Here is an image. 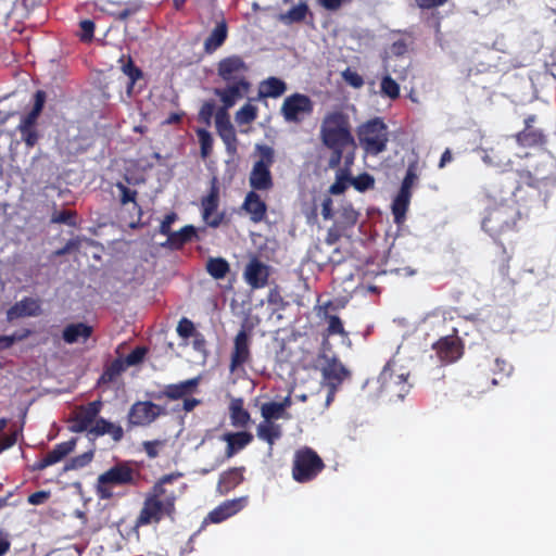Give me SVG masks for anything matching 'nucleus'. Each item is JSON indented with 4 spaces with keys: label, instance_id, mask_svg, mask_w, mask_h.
Returning <instances> with one entry per match:
<instances>
[{
    "label": "nucleus",
    "instance_id": "obj_1",
    "mask_svg": "<svg viewBox=\"0 0 556 556\" xmlns=\"http://www.w3.org/2000/svg\"><path fill=\"white\" fill-rule=\"evenodd\" d=\"M319 139L332 152L328 162L330 168H337L340 165L345 150L356 148L350 118L338 110L327 112L323 117Z\"/></svg>",
    "mask_w": 556,
    "mask_h": 556
},
{
    "label": "nucleus",
    "instance_id": "obj_2",
    "mask_svg": "<svg viewBox=\"0 0 556 556\" xmlns=\"http://www.w3.org/2000/svg\"><path fill=\"white\" fill-rule=\"evenodd\" d=\"M176 497L166 489H152L146 494L142 508L135 521V527L160 522L164 517L175 514Z\"/></svg>",
    "mask_w": 556,
    "mask_h": 556
},
{
    "label": "nucleus",
    "instance_id": "obj_3",
    "mask_svg": "<svg viewBox=\"0 0 556 556\" xmlns=\"http://www.w3.org/2000/svg\"><path fill=\"white\" fill-rule=\"evenodd\" d=\"M261 159L254 163L249 182L254 190L267 191L273 187L270 166L274 163V150L267 146L258 147Z\"/></svg>",
    "mask_w": 556,
    "mask_h": 556
},
{
    "label": "nucleus",
    "instance_id": "obj_4",
    "mask_svg": "<svg viewBox=\"0 0 556 556\" xmlns=\"http://www.w3.org/2000/svg\"><path fill=\"white\" fill-rule=\"evenodd\" d=\"M324 468L321 458L312 448L298 451L293 462V477L299 483H306Z\"/></svg>",
    "mask_w": 556,
    "mask_h": 556
},
{
    "label": "nucleus",
    "instance_id": "obj_5",
    "mask_svg": "<svg viewBox=\"0 0 556 556\" xmlns=\"http://www.w3.org/2000/svg\"><path fill=\"white\" fill-rule=\"evenodd\" d=\"M358 137L366 152L376 155L386 149L388 142L387 126L380 119H372L359 128Z\"/></svg>",
    "mask_w": 556,
    "mask_h": 556
},
{
    "label": "nucleus",
    "instance_id": "obj_6",
    "mask_svg": "<svg viewBox=\"0 0 556 556\" xmlns=\"http://www.w3.org/2000/svg\"><path fill=\"white\" fill-rule=\"evenodd\" d=\"M407 377L408 372L399 367L394 361H390L379 376L381 389L402 400L409 390Z\"/></svg>",
    "mask_w": 556,
    "mask_h": 556
},
{
    "label": "nucleus",
    "instance_id": "obj_7",
    "mask_svg": "<svg viewBox=\"0 0 556 556\" xmlns=\"http://www.w3.org/2000/svg\"><path fill=\"white\" fill-rule=\"evenodd\" d=\"M313 101L303 93H293L285 98L280 113L288 123H301L313 112Z\"/></svg>",
    "mask_w": 556,
    "mask_h": 556
},
{
    "label": "nucleus",
    "instance_id": "obj_8",
    "mask_svg": "<svg viewBox=\"0 0 556 556\" xmlns=\"http://www.w3.org/2000/svg\"><path fill=\"white\" fill-rule=\"evenodd\" d=\"M516 208L511 205L501 204L500 207L489 211L482 222V227L491 236L510 229L515 224Z\"/></svg>",
    "mask_w": 556,
    "mask_h": 556
},
{
    "label": "nucleus",
    "instance_id": "obj_9",
    "mask_svg": "<svg viewBox=\"0 0 556 556\" xmlns=\"http://www.w3.org/2000/svg\"><path fill=\"white\" fill-rule=\"evenodd\" d=\"M164 413V408L153 402H136L129 409L128 422L134 427L149 426Z\"/></svg>",
    "mask_w": 556,
    "mask_h": 556
},
{
    "label": "nucleus",
    "instance_id": "obj_10",
    "mask_svg": "<svg viewBox=\"0 0 556 556\" xmlns=\"http://www.w3.org/2000/svg\"><path fill=\"white\" fill-rule=\"evenodd\" d=\"M217 70L218 75L227 84L248 83L247 73L249 67L239 55H231L220 60Z\"/></svg>",
    "mask_w": 556,
    "mask_h": 556
},
{
    "label": "nucleus",
    "instance_id": "obj_11",
    "mask_svg": "<svg viewBox=\"0 0 556 556\" xmlns=\"http://www.w3.org/2000/svg\"><path fill=\"white\" fill-rule=\"evenodd\" d=\"M249 503L248 496H240L233 500H227L211 510L204 518L201 528L210 523H220L228 518L241 511Z\"/></svg>",
    "mask_w": 556,
    "mask_h": 556
},
{
    "label": "nucleus",
    "instance_id": "obj_12",
    "mask_svg": "<svg viewBox=\"0 0 556 556\" xmlns=\"http://www.w3.org/2000/svg\"><path fill=\"white\" fill-rule=\"evenodd\" d=\"M138 472L126 463L117 464L99 476L100 484L138 483Z\"/></svg>",
    "mask_w": 556,
    "mask_h": 556
},
{
    "label": "nucleus",
    "instance_id": "obj_13",
    "mask_svg": "<svg viewBox=\"0 0 556 556\" xmlns=\"http://www.w3.org/2000/svg\"><path fill=\"white\" fill-rule=\"evenodd\" d=\"M250 339L245 330H240L233 341L230 371L235 372L250 361Z\"/></svg>",
    "mask_w": 556,
    "mask_h": 556
},
{
    "label": "nucleus",
    "instance_id": "obj_14",
    "mask_svg": "<svg viewBox=\"0 0 556 556\" xmlns=\"http://www.w3.org/2000/svg\"><path fill=\"white\" fill-rule=\"evenodd\" d=\"M243 277L253 289H260L267 285L269 277V267L257 260L252 258L245 266Z\"/></svg>",
    "mask_w": 556,
    "mask_h": 556
},
{
    "label": "nucleus",
    "instance_id": "obj_15",
    "mask_svg": "<svg viewBox=\"0 0 556 556\" xmlns=\"http://www.w3.org/2000/svg\"><path fill=\"white\" fill-rule=\"evenodd\" d=\"M509 140L505 139L503 142L489 150H483L482 161L490 166L497 168H506L510 165V154L508 152Z\"/></svg>",
    "mask_w": 556,
    "mask_h": 556
},
{
    "label": "nucleus",
    "instance_id": "obj_16",
    "mask_svg": "<svg viewBox=\"0 0 556 556\" xmlns=\"http://www.w3.org/2000/svg\"><path fill=\"white\" fill-rule=\"evenodd\" d=\"M434 349L440 359L446 363L457 361L463 354L460 342L455 337H445L439 340Z\"/></svg>",
    "mask_w": 556,
    "mask_h": 556
},
{
    "label": "nucleus",
    "instance_id": "obj_17",
    "mask_svg": "<svg viewBox=\"0 0 556 556\" xmlns=\"http://www.w3.org/2000/svg\"><path fill=\"white\" fill-rule=\"evenodd\" d=\"M249 83L228 84L225 89H216L215 94L220 98L224 108L220 111H227L241 100L248 92Z\"/></svg>",
    "mask_w": 556,
    "mask_h": 556
},
{
    "label": "nucleus",
    "instance_id": "obj_18",
    "mask_svg": "<svg viewBox=\"0 0 556 556\" xmlns=\"http://www.w3.org/2000/svg\"><path fill=\"white\" fill-rule=\"evenodd\" d=\"M215 124L218 135L225 142L227 150L231 153L235 152L237 138L227 112L218 111L215 115Z\"/></svg>",
    "mask_w": 556,
    "mask_h": 556
},
{
    "label": "nucleus",
    "instance_id": "obj_19",
    "mask_svg": "<svg viewBox=\"0 0 556 556\" xmlns=\"http://www.w3.org/2000/svg\"><path fill=\"white\" fill-rule=\"evenodd\" d=\"M241 208L250 216L253 223L262 222L267 211L265 202L255 191L248 192Z\"/></svg>",
    "mask_w": 556,
    "mask_h": 556
},
{
    "label": "nucleus",
    "instance_id": "obj_20",
    "mask_svg": "<svg viewBox=\"0 0 556 556\" xmlns=\"http://www.w3.org/2000/svg\"><path fill=\"white\" fill-rule=\"evenodd\" d=\"M41 312L37 300L25 298L9 308L7 316L9 320L22 317L38 316Z\"/></svg>",
    "mask_w": 556,
    "mask_h": 556
},
{
    "label": "nucleus",
    "instance_id": "obj_21",
    "mask_svg": "<svg viewBox=\"0 0 556 556\" xmlns=\"http://www.w3.org/2000/svg\"><path fill=\"white\" fill-rule=\"evenodd\" d=\"M217 206L218 188L214 184L208 195L202 200L203 219L212 227H216L220 223V217L216 214Z\"/></svg>",
    "mask_w": 556,
    "mask_h": 556
},
{
    "label": "nucleus",
    "instance_id": "obj_22",
    "mask_svg": "<svg viewBox=\"0 0 556 556\" xmlns=\"http://www.w3.org/2000/svg\"><path fill=\"white\" fill-rule=\"evenodd\" d=\"M222 440L227 443L226 457L231 458L252 442L253 435L250 432H227Z\"/></svg>",
    "mask_w": 556,
    "mask_h": 556
},
{
    "label": "nucleus",
    "instance_id": "obj_23",
    "mask_svg": "<svg viewBox=\"0 0 556 556\" xmlns=\"http://www.w3.org/2000/svg\"><path fill=\"white\" fill-rule=\"evenodd\" d=\"M76 445V439H72L66 442H62L54 446L52 451H50L37 465L36 468L43 469L50 465H53L61 459H63L66 455L74 451Z\"/></svg>",
    "mask_w": 556,
    "mask_h": 556
},
{
    "label": "nucleus",
    "instance_id": "obj_24",
    "mask_svg": "<svg viewBox=\"0 0 556 556\" xmlns=\"http://www.w3.org/2000/svg\"><path fill=\"white\" fill-rule=\"evenodd\" d=\"M319 364L324 378L329 381L341 382L346 375L345 368L336 358L323 356Z\"/></svg>",
    "mask_w": 556,
    "mask_h": 556
},
{
    "label": "nucleus",
    "instance_id": "obj_25",
    "mask_svg": "<svg viewBox=\"0 0 556 556\" xmlns=\"http://www.w3.org/2000/svg\"><path fill=\"white\" fill-rule=\"evenodd\" d=\"M90 433L94 435L109 434L116 442L121 441L124 435L123 428L119 425L110 422L103 418L96 420L94 425L90 428Z\"/></svg>",
    "mask_w": 556,
    "mask_h": 556
},
{
    "label": "nucleus",
    "instance_id": "obj_26",
    "mask_svg": "<svg viewBox=\"0 0 556 556\" xmlns=\"http://www.w3.org/2000/svg\"><path fill=\"white\" fill-rule=\"evenodd\" d=\"M287 85L277 77H269L260 84L258 94L261 98H278L285 93Z\"/></svg>",
    "mask_w": 556,
    "mask_h": 556
},
{
    "label": "nucleus",
    "instance_id": "obj_27",
    "mask_svg": "<svg viewBox=\"0 0 556 556\" xmlns=\"http://www.w3.org/2000/svg\"><path fill=\"white\" fill-rule=\"evenodd\" d=\"M91 332L92 328L84 323L71 324L63 330V340L68 344H73L80 339L84 341L87 340L91 336Z\"/></svg>",
    "mask_w": 556,
    "mask_h": 556
},
{
    "label": "nucleus",
    "instance_id": "obj_28",
    "mask_svg": "<svg viewBox=\"0 0 556 556\" xmlns=\"http://www.w3.org/2000/svg\"><path fill=\"white\" fill-rule=\"evenodd\" d=\"M257 437L267 442L269 444V448L271 450L274 443L276 440L280 439L282 435L281 426L274 422V421H266L263 420L258 424L257 429Z\"/></svg>",
    "mask_w": 556,
    "mask_h": 556
},
{
    "label": "nucleus",
    "instance_id": "obj_29",
    "mask_svg": "<svg viewBox=\"0 0 556 556\" xmlns=\"http://www.w3.org/2000/svg\"><path fill=\"white\" fill-rule=\"evenodd\" d=\"M231 425L244 428L250 421V414L243 407L242 399H232L229 405Z\"/></svg>",
    "mask_w": 556,
    "mask_h": 556
},
{
    "label": "nucleus",
    "instance_id": "obj_30",
    "mask_svg": "<svg viewBox=\"0 0 556 556\" xmlns=\"http://www.w3.org/2000/svg\"><path fill=\"white\" fill-rule=\"evenodd\" d=\"M46 101V93L43 91H37L35 94V104L31 110L26 116H24L21 119V123L17 127L18 130H27L29 128H33L34 124L36 123L42 108Z\"/></svg>",
    "mask_w": 556,
    "mask_h": 556
},
{
    "label": "nucleus",
    "instance_id": "obj_31",
    "mask_svg": "<svg viewBox=\"0 0 556 556\" xmlns=\"http://www.w3.org/2000/svg\"><path fill=\"white\" fill-rule=\"evenodd\" d=\"M200 378H192L186 381H181L176 384H169L166 387L165 394L169 399H180L187 394L192 393L198 387Z\"/></svg>",
    "mask_w": 556,
    "mask_h": 556
},
{
    "label": "nucleus",
    "instance_id": "obj_32",
    "mask_svg": "<svg viewBox=\"0 0 556 556\" xmlns=\"http://www.w3.org/2000/svg\"><path fill=\"white\" fill-rule=\"evenodd\" d=\"M412 193L406 191H399L392 203V213L394 215V222L402 224L405 219L406 211L410 202Z\"/></svg>",
    "mask_w": 556,
    "mask_h": 556
},
{
    "label": "nucleus",
    "instance_id": "obj_33",
    "mask_svg": "<svg viewBox=\"0 0 556 556\" xmlns=\"http://www.w3.org/2000/svg\"><path fill=\"white\" fill-rule=\"evenodd\" d=\"M261 415L263 420L274 421L278 419H290L291 416L285 412L278 402H267L261 406Z\"/></svg>",
    "mask_w": 556,
    "mask_h": 556
},
{
    "label": "nucleus",
    "instance_id": "obj_34",
    "mask_svg": "<svg viewBox=\"0 0 556 556\" xmlns=\"http://www.w3.org/2000/svg\"><path fill=\"white\" fill-rule=\"evenodd\" d=\"M227 37V27L224 23L217 24L212 30L211 35L204 42V48L207 52H213L219 48Z\"/></svg>",
    "mask_w": 556,
    "mask_h": 556
},
{
    "label": "nucleus",
    "instance_id": "obj_35",
    "mask_svg": "<svg viewBox=\"0 0 556 556\" xmlns=\"http://www.w3.org/2000/svg\"><path fill=\"white\" fill-rule=\"evenodd\" d=\"M517 142L521 146H536L544 142V134L538 128H525L516 136Z\"/></svg>",
    "mask_w": 556,
    "mask_h": 556
},
{
    "label": "nucleus",
    "instance_id": "obj_36",
    "mask_svg": "<svg viewBox=\"0 0 556 556\" xmlns=\"http://www.w3.org/2000/svg\"><path fill=\"white\" fill-rule=\"evenodd\" d=\"M101 409V403L99 401H94L89 403L86 407L79 408L76 413V416L84 422L86 426L91 428L96 422V417L98 416Z\"/></svg>",
    "mask_w": 556,
    "mask_h": 556
},
{
    "label": "nucleus",
    "instance_id": "obj_37",
    "mask_svg": "<svg viewBox=\"0 0 556 556\" xmlns=\"http://www.w3.org/2000/svg\"><path fill=\"white\" fill-rule=\"evenodd\" d=\"M208 274L215 279H223L229 271V264L225 258H210L206 263Z\"/></svg>",
    "mask_w": 556,
    "mask_h": 556
},
{
    "label": "nucleus",
    "instance_id": "obj_38",
    "mask_svg": "<svg viewBox=\"0 0 556 556\" xmlns=\"http://www.w3.org/2000/svg\"><path fill=\"white\" fill-rule=\"evenodd\" d=\"M195 236V229L192 226H185L179 231H173L167 239V244L173 248H179L185 242L191 240Z\"/></svg>",
    "mask_w": 556,
    "mask_h": 556
},
{
    "label": "nucleus",
    "instance_id": "obj_39",
    "mask_svg": "<svg viewBox=\"0 0 556 556\" xmlns=\"http://www.w3.org/2000/svg\"><path fill=\"white\" fill-rule=\"evenodd\" d=\"M380 91H381V94H383L392 100L399 98V96H400V86L391 77V75L389 73H387L381 79Z\"/></svg>",
    "mask_w": 556,
    "mask_h": 556
},
{
    "label": "nucleus",
    "instance_id": "obj_40",
    "mask_svg": "<svg viewBox=\"0 0 556 556\" xmlns=\"http://www.w3.org/2000/svg\"><path fill=\"white\" fill-rule=\"evenodd\" d=\"M243 482V473L241 468H232L228 471H225L220 476L219 483L226 486H237L238 484Z\"/></svg>",
    "mask_w": 556,
    "mask_h": 556
},
{
    "label": "nucleus",
    "instance_id": "obj_41",
    "mask_svg": "<svg viewBox=\"0 0 556 556\" xmlns=\"http://www.w3.org/2000/svg\"><path fill=\"white\" fill-rule=\"evenodd\" d=\"M256 106L247 103L236 113V122L240 125L250 124L256 118Z\"/></svg>",
    "mask_w": 556,
    "mask_h": 556
},
{
    "label": "nucleus",
    "instance_id": "obj_42",
    "mask_svg": "<svg viewBox=\"0 0 556 556\" xmlns=\"http://www.w3.org/2000/svg\"><path fill=\"white\" fill-rule=\"evenodd\" d=\"M197 135L201 144V156L203 159L207 157L213 148V138L212 135L206 129H198Z\"/></svg>",
    "mask_w": 556,
    "mask_h": 556
},
{
    "label": "nucleus",
    "instance_id": "obj_43",
    "mask_svg": "<svg viewBox=\"0 0 556 556\" xmlns=\"http://www.w3.org/2000/svg\"><path fill=\"white\" fill-rule=\"evenodd\" d=\"M123 73L128 77L127 92L131 93L134 84L141 77V71L137 68L134 63L129 60L122 66Z\"/></svg>",
    "mask_w": 556,
    "mask_h": 556
},
{
    "label": "nucleus",
    "instance_id": "obj_44",
    "mask_svg": "<svg viewBox=\"0 0 556 556\" xmlns=\"http://www.w3.org/2000/svg\"><path fill=\"white\" fill-rule=\"evenodd\" d=\"M348 182H350L348 170L340 169L337 174L336 182L330 186L329 192L332 194H341L346 189Z\"/></svg>",
    "mask_w": 556,
    "mask_h": 556
},
{
    "label": "nucleus",
    "instance_id": "obj_45",
    "mask_svg": "<svg viewBox=\"0 0 556 556\" xmlns=\"http://www.w3.org/2000/svg\"><path fill=\"white\" fill-rule=\"evenodd\" d=\"M350 184L358 191H365L374 187L375 180L368 174H362L355 178H350Z\"/></svg>",
    "mask_w": 556,
    "mask_h": 556
},
{
    "label": "nucleus",
    "instance_id": "obj_46",
    "mask_svg": "<svg viewBox=\"0 0 556 556\" xmlns=\"http://www.w3.org/2000/svg\"><path fill=\"white\" fill-rule=\"evenodd\" d=\"M418 176L416 173V166L414 164H410L407 168L405 178L402 182L400 191H406L407 193H412V188L417 181Z\"/></svg>",
    "mask_w": 556,
    "mask_h": 556
},
{
    "label": "nucleus",
    "instance_id": "obj_47",
    "mask_svg": "<svg viewBox=\"0 0 556 556\" xmlns=\"http://www.w3.org/2000/svg\"><path fill=\"white\" fill-rule=\"evenodd\" d=\"M177 333L182 339H188L190 337H193L197 333V331H195L193 323L191 320H189L188 318L184 317L178 323Z\"/></svg>",
    "mask_w": 556,
    "mask_h": 556
},
{
    "label": "nucleus",
    "instance_id": "obj_48",
    "mask_svg": "<svg viewBox=\"0 0 556 556\" xmlns=\"http://www.w3.org/2000/svg\"><path fill=\"white\" fill-rule=\"evenodd\" d=\"M127 365L123 359L114 361L103 374L102 378L109 381L113 380L116 376L126 369Z\"/></svg>",
    "mask_w": 556,
    "mask_h": 556
},
{
    "label": "nucleus",
    "instance_id": "obj_49",
    "mask_svg": "<svg viewBox=\"0 0 556 556\" xmlns=\"http://www.w3.org/2000/svg\"><path fill=\"white\" fill-rule=\"evenodd\" d=\"M306 13H307V5L304 3H300V4L291 8L288 11L286 17L290 22H300V21L304 20Z\"/></svg>",
    "mask_w": 556,
    "mask_h": 556
},
{
    "label": "nucleus",
    "instance_id": "obj_50",
    "mask_svg": "<svg viewBox=\"0 0 556 556\" xmlns=\"http://www.w3.org/2000/svg\"><path fill=\"white\" fill-rule=\"evenodd\" d=\"M92 457H93L92 451L86 452V453L73 458L71 460V464L66 465L65 469L81 468V467L86 466L87 464H89L91 462Z\"/></svg>",
    "mask_w": 556,
    "mask_h": 556
},
{
    "label": "nucleus",
    "instance_id": "obj_51",
    "mask_svg": "<svg viewBox=\"0 0 556 556\" xmlns=\"http://www.w3.org/2000/svg\"><path fill=\"white\" fill-rule=\"evenodd\" d=\"M342 77L350 86L354 88H361L364 85L363 77L354 71L345 70L342 73Z\"/></svg>",
    "mask_w": 556,
    "mask_h": 556
},
{
    "label": "nucleus",
    "instance_id": "obj_52",
    "mask_svg": "<svg viewBox=\"0 0 556 556\" xmlns=\"http://www.w3.org/2000/svg\"><path fill=\"white\" fill-rule=\"evenodd\" d=\"M328 318V332L329 334H344V328L341 319L336 315H329Z\"/></svg>",
    "mask_w": 556,
    "mask_h": 556
},
{
    "label": "nucleus",
    "instance_id": "obj_53",
    "mask_svg": "<svg viewBox=\"0 0 556 556\" xmlns=\"http://www.w3.org/2000/svg\"><path fill=\"white\" fill-rule=\"evenodd\" d=\"M147 350L144 348H137L131 353H129L124 359L125 364L128 366H135L142 362Z\"/></svg>",
    "mask_w": 556,
    "mask_h": 556
},
{
    "label": "nucleus",
    "instance_id": "obj_54",
    "mask_svg": "<svg viewBox=\"0 0 556 556\" xmlns=\"http://www.w3.org/2000/svg\"><path fill=\"white\" fill-rule=\"evenodd\" d=\"M80 34L79 37L84 41H90L93 37L94 24L90 20L80 22Z\"/></svg>",
    "mask_w": 556,
    "mask_h": 556
},
{
    "label": "nucleus",
    "instance_id": "obj_55",
    "mask_svg": "<svg viewBox=\"0 0 556 556\" xmlns=\"http://www.w3.org/2000/svg\"><path fill=\"white\" fill-rule=\"evenodd\" d=\"M52 223L74 225L73 213L71 211L54 212L51 217Z\"/></svg>",
    "mask_w": 556,
    "mask_h": 556
},
{
    "label": "nucleus",
    "instance_id": "obj_56",
    "mask_svg": "<svg viewBox=\"0 0 556 556\" xmlns=\"http://www.w3.org/2000/svg\"><path fill=\"white\" fill-rule=\"evenodd\" d=\"M214 109L215 106L212 102H205L200 109L199 119L206 125H210L211 118L214 114Z\"/></svg>",
    "mask_w": 556,
    "mask_h": 556
},
{
    "label": "nucleus",
    "instance_id": "obj_57",
    "mask_svg": "<svg viewBox=\"0 0 556 556\" xmlns=\"http://www.w3.org/2000/svg\"><path fill=\"white\" fill-rule=\"evenodd\" d=\"M176 219H177V215L175 213H170V214L166 215L165 218L163 219V222L161 223L160 232L162 235L167 236V238H168L169 235L173 233V231H170V226L173 223L176 222Z\"/></svg>",
    "mask_w": 556,
    "mask_h": 556
},
{
    "label": "nucleus",
    "instance_id": "obj_58",
    "mask_svg": "<svg viewBox=\"0 0 556 556\" xmlns=\"http://www.w3.org/2000/svg\"><path fill=\"white\" fill-rule=\"evenodd\" d=\"M11 548V536L10 533L0 529V556H4Z\"/></svg>",
    "mask_w": 556,
    "mask_h": 556
},
{
    "label": "nucleus",
    "instance_id": "obj_59",
    "mask_svg": "<svg viewBox=\"0 0 556 556\" xmlns=\"http://www.w3.org/2000/svg\"><path fill=\"white\" fill-rule=\"evenodd\" d=\"M50 497L49 491H38L28 496V503L31 505H40L45 503Z\"/></svg>",
    "mask_w": 556,
    "mask_h": 556
},
{
    "label": "nucleus",
    "instance_id": "obj_60",
    "mask_svg": "<svg viewBox=\"0 0 556 556\" xmlns=\"http://www.w3.org/2000/svg\"><path fill=\"white\" fill-rule=\"evenodd\" d=\"M268 304L276 306L277 308H283L286 303L278 291L270 290L267 296Z\"/></svg>",
    "mask_w": 556,
    "mask_h": 556
},
{
    "label": "nucleus",
    "instance_id": "obj_61",
    "mask_svg": "<svg viewBox=\"0 0 556 556\" xmlns=\"http://www.w3.org/2000/svg\"><path fill=\"white\" fill-rule=\"evenodd\" d=\"M23 140L26 142L28 147H33L37 141V134L33 128L27 130H20Z\"/></svg>",
    "mask_w": 556,
    "mask_h": 556
},
{
    "label": "nucleus",
    "instance_id": "obj_62",
    "mask_svg": "<svg viewBox=\"0 0 556 556\" xmlns=\"http://www.w3.org/2000/svg\"><path fill=\"white\" fill-rule=\"evenodd\" d=\"M70 430L72 432H84L86 430L90 431V428L86 426L80 419L75 415V417L71 420Z\"/></svg>",
    "mask_w": 556,
    "mask_h": 556
},
{
    "label": "nucleus",
    "instance_id": "obj_63",
    "mask_svg": "<svg viewBox=\"0 0 556 556\" xmlns=\"http://www.w3.org/2000/svg\"><path fill=\"white\" fill-rule=\"evenodd\" d=\"M321 215L325 219H330L332 217V200L330 198H326L323 201Z\"/></svg>",
    "mask_w": 556,
    "mask_h": 556
},
{
    "label": "nucleus",
    "instance_id": "obj_64",
    "mask_svg": "<svg viewBox=\"0 0 556 556\" xmlns=\"http://www.w3.org/2000/svg\"><path fill=\"white\" fill-rule=\"evenodd\" d=\"M446 0H416L418 7L422 9H430L442 5Z\"/></svg>",
    "mask_w": 556,
    "mask_h": 556
}]
</instances>
